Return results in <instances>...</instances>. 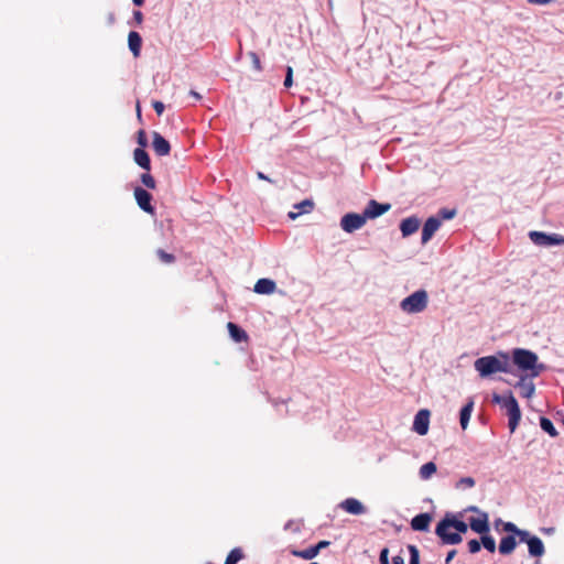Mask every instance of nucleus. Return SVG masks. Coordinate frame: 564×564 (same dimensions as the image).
I'll list each match as a JSON object with an SVG mask.
<instances>
[{"label":"nucleus","mask_w":564,"mask_h":564,"mask_svg":"<svg viewBox=\"0 0 564 564\" xmlns=\"http://www.w3.org/2000/svg\"><path fill=\"white\" fill-rule=\"evenodd\" d=\"M468 528L469 522L459 520L453 513H446L436 524L435 534L443 544L455 545L462 542V534L466 533Z\"/></svg>","instance_id":"nucleus-1"},{"label":"nucleus","mask_w":564,"mask_h":564,"mask_svg":"<svg viewBox=\"0 0 564 564\" xmlns=\"http://www.w3.org/2000/svg\"><path fill=\"white\" fill-rule=\"evenodd\" d=\"M474 367L481 378H488L497 372L514 373L510 356L505 351L480 357L475 360Z\"/></svg>","instance_id":"nucleus-2"},{"label":"nucleus","mask_w":564,"mask_h":564,"mask_svg":"<svg viewBox=\"0 0 564 564\" xmlns=\"http://www.w3.org/2000/svg\"><path fill=\"white\" fill-rule=\"evenodd\" d=\"M512 364L518 367L519 370L528 372L531 378L539 377L543 371L546 370L544 364L538 362L539 357L535 352L524 348H514L511 355Z\"/></svg>","instance_id":"nucleus-3"},{"label":"nucleus","mask_w":564,"mask_h":564,"mask_svg":"<svg viewBox=\"0 0 564 564\" xmlns=\"http://www.w3.org/2000/svg\"><path fill=\"white\" fill-rule=\"evenodd\" d=\"M502 523V530L507 533H513L518 536L519 542L528 544L529 554L533 557H541L545 553L543 541L532 535L529 531L519 529L513 522H502L500 519L497 523Z\"/></svg>","instance_id":"nucleus-4"},{"label":"nucleus","mask_w":564,"mask_h":564,"mask_svg":"<svg viewBox=\"0 0 564 564\" xmlns=\"http://www.w3.org/2000/svg\"><path fill=\"white\" fill-rule=\"evenodd\" d=\"M492 402L503 408L508 415V427L513 433L521 420V410L517 399L511 391H507L503 394L494 393Z\"/></svg>","instance_id":"nucleus-5"},{"label":"nucleus","mask_w":564,"mask_h":564,"mask_svg":"<svg viewBox=\"0 0 564 564\" xmlns=\"http://www.w3.org/2000/svg\"><path fill=\"white\" fill-rule=\"evenodd\" d=\"M427 304L429 294L425 290L420 289L404 297L400 303V308L406 314H419L426 310Z\"/></svg>","instance_id":"nucleus-6"},{"label":"nucleus","mask_w":564,"mask_h":564,"mask_svg":"<svg viewBox=\"0 0 564 564\" xmlns=\"http://www.w3.org/2000/svg\"><path fill=\"white\" fill-rule=\"evenodd\" d=\"M528 236L539 247L564 246V236L558 234L531 230Z\"/></svg>","instance_id":"nucleus-7"},{"label":"nucleus","mask_w":564,"mask_h":564,"mask_svg":"<svg viewBox=\"0 0 564 564\" xmlns=\"http://www.w3.org/2000/svg\"><path fill=\"white\" fill-rule=\"evenodd\" d=\"M366 221L362 213H347L340 218V227L345 232L352 234L360 229Z\"/></svg>","instance_id":"nucleus-8"},{"label":"nucleus","mask_w":564,"mask_h":564,"mask_svg":"<svg viewBox=\"0 0 564 564\" xmlns=\"http://www.w3.org/2000/svg\"><path fill=\"white\" fill-rule=\"evenodd\" d=\"M133 194L140 209L148 214H154L155 208L152 205L153 196L150 192L141 186H137Z\"/></svg>","instance_id":"nucleus-9"},{"label":"nucleus","mask_w":564,"mask_h":564,"mask_svg":"<svg viewBox=\"0 0 564 564\" xmlns=\"http://www.w3.org/2000/svg\"><path fill=\"white\" fill-rule=\"evenodd\" d=\"M532 379L529 375H521L519 380L512 384L516 389H519L520 395L524 399L532 398L535 392V384Z\"/></svg>","instance_id":"nucleus-10"},{"label":"nucleus","mask_w":564,"mask_h":564,"mask_svg":"<svg viewBox=\"0 0 564 564\" xmlns=\"http://www.w3.org/2000/svg\"><path fill=\"white\" fill-rule=\"evenodd\" d=\"M441 225H442V221L438 217H435V216L429 217L425 220L423 228H422L421 242L423 245L427 243L433 238L435 232L438 230Z\"/></svg>","instance_id":"nucleus-11"},{"label":"nucleus","mask_w":564,"mask_h":564,"mask_svg":"<svg viewBox=\"0 0 564 564\" xmlns=\"http://www.w3.org/2000/svg\"><path fill=\"white\" fill-rule=\"evenodd\" d=\"M152 148L156 155L165 156L171 152V144L160 132H152Z\"/></svg>","instance_id":"nucleus-12"},{"label":"nucleus","mask_w":564,"mask_h":564,"mask_svg":"<svg viewBox=\"0 0 564 564\" xmlns=\"http://www.w3.org/2000/svg\"><path fill=\"white\" fill-rule=\"evenodd\" d=\"M469 528L480 534L484 535L485 533H489L490 525H489V516L487 512H480V514L477 518H469Z\"/></svg>","instance_id":"nucleus-13"},{"label":"nucleus","mask_w":564,"mask_h":564,"mask_svg":"<svg viewBox=\"0 0 564 564\" xmlns=\"http://www.w3.org/2000/svg\"><path fill=\"white\" fill-rule=\"evenodd\" d=\"M388 212V203H378L375 199H370L365 207L362 214L368 219H375Z\"/></svg>","instance_id":"nucleus-14"},{"label":"nucleus","mask_w":564,"mask_h":564,"mask_svg":"<svg viewBox=\"0 0 564 564\" xmlns=\"http://www.w3.org/2000/svg\"><path fill=\"white\" fill-rule=\"evenodd\" d=\"M429 423H430V411L429 410H420L413 421V431L419 435H425L429 432Z\"/></svg>","instance_id":"nucleus-15"},{"label":"nucleus","mask_w":564,"mask_h":564,"mask_svg":"<svg viewBox=\"0 0 564 564\" xmlns=\"http://www.w3.org/2000/svg\"><path fill=\"white\" fill-rule=\"evenodd\" d=\"M339 507L354 516H360L366 512V507L356 498H346L339 503Z\"/></svg>","instance_id":"nucleus-16"},{"label":"nucleus","mask_w":564,"mask_h":564,"mask_svg":"<svg viewBox=\"0 0 564 564\" xmlns=\"http://www.w3.org/2000/svg\"><path fill=\"white\" fill-rule=\"evenodd\" d=\"M432 516L427 512L419 513L411 520V528L414 531L426 532L429 531Z\"/></svg>","instance_id":"nucleus-17"},{"label":"nucleus","mask_w":564,"mask_h":564,"mask_svg":"<svg viewBox=\"0 0 564 564\" xmlns=\"http://www.w3.org/2000/svg\"><path fill=\"white\" fill-rule=\"evenodd\" d=\"M275 289L276 283L272 279L261 278L256 282L253 286V292H256L257 294L269 295L272 294L275 291Z\"/></svg>","instance_id":"nucleus-18"},{"label":"nucleus","mask_w":564,"mask_h":564,"mask_svg":"<svg viewBox=\"0 0 564 564\" xmlns=\"http://www.w3.org/2000/svg\"><path fill=\"white\" fill-rule=\"evenodd\" d=\"M517 538L518 536L513 533H508L507 535L502 536L498 547L499 553L502 555L511 554L517 547Z\"/></svg>","instance_id":"nucleus-19"},{"label":"nucleus","mask_w":564,"mask_h":564,"mask_svg":"<svg viewBox=\"0 0 564 564\" xmlns=\"http://www.w3.org/2000/svg\"><path fill=\"white\" fill-rule=\"evenodd\" d=\"M133 160L141 169L148 172L151 170V159L145 149L135 148L133 151Z\"/></svg>","instance_id":"nucleus-20"},{"label":"nucleus","mask_w":564,"mask_h":564,"mask_svg":"<svg viewBox=\"0 0 564 564\" xmlns=\"http://www.w3.org/2000/svg\"><path fill=\"white\" fill-rule=\"evenodd\" d=\"M128 46L134 57H139L142 47V37L137 31H130L128 34Z\"/></svg>","instance_id":"nucleus-21"},{"label":"nucleus","mask_w":564,"mask_h":564,"mask_svg":"<svg viewBox=\"0 0 564 564\" xmlns=\"http://www.w3.org/2000/svg\"><path fill=\"white\" fill-rule=\"evenodd\" d=\"M420 227L419 218L412 216L403 219L400 224V230L403 237H409L414 234Z\"/></svg>","instance_id":"nucleus-22"},{"label":"nucleus","mask_w":564,"mask_h":564,"mask_svg":"<svg viewBox=\"0 0 564 564\" xmlns=\"http://www.w3.org/2000/svg\"><path fill=\"white\" fill-rule=\"evenodd\" d=\"M227 328H228L229 335H230V337L232 338L234 341L242 343V341H246L248 339L247 332L241 326H239L238 324L229 322L227 324Z\"/></svg>","instance_id":"nucleus-23"},{"label":"nucleus","mask_w":564,"mask_h":564,"mask_svg":"<svg viewBox=\"0 0 564 564\" xmlns=\"http://www.w3.org/2000/svg\"><path fill=\"white\" fill-rule=\"evenodd\" d=\"M475 402L471 398L468 399L466 404L459 411V423L463 430H466L474 410Z\"/></svg>","instance_id":"nucleus-24"},{"label":"nucleus","mask_w":564,"mask_h":564,"mask_svg":"<svg viewBox=\"0 0 564 564\" xmlns=\"http://www.w3.org/2000/svg\"><path fill=\"white\" fill-rule=\"evenodd\" d=\"M294 207L296 209H299V213L290 212L289 217L291 219H295L301 214L311 213L314 208V202L312 199H304V200L300 202L299 204H296Z\"/></svg>","instance_id":"nucleus-25"},{"label":"nucleus","mask_w":564,"mask_h":564,"mask_svg":"<svg viewBox=\"0 0 564 564\" xmlns=\"http://www.w3.org/2000/svg\"><path fill=\"white\" fill-rule=\"evenodd\" d=\"M291 554L296 557H301L304 560H313L318 555L317 547L315 545H311L305 550H292Z\"/></svg>","instance_id":"nucleus-26"},{"label":"nucleus","mask_w":564,"mask_h":564,"mask_svg":"<svg viewBox=\"0 0 564 564\" xmlns=\"http://www.w3.org/2000/svg\"><path fill=\"white\" fill-rule=\"evenodd\" d=\"M540 427L551 437H556L558 435L553 422L546 416L540 417Z\"/></svg>","instance_id":"nucleus-27"},{"label":"nucleus","mask_w":564,"mask_h":564,"mask_svg":"<svg viewBox=\"0 0 564 564\" xmlns=\"http://www.w3.org/2000/svg\"><path fill=\"white\" fill-rule=\"evenodd\" d=\"M436 469L437 467L433 462L423 464L419 470L420 478L423 480L431 478V476L436 473Z\"/></svg>","instance_id":"nucleus-28"},{"label":"nucleus","mask_w":564,"mask_h":564,"mask_svg":"<svg viewBox=\"0 0 564 564\" xmlns=\"http://www.w3.org/2000/svg\"><path fill=\"white\" fill-rule=\"evenodd\" d=\"M242 558H243L242 550L240 547H235L228 553L225 564H237Z\"/></svg>","instance_id":"nucleus-29"},{"label":"nucleus","mask_w":564,"mask_h":564,"mask_svg":"<svg viewBox=\"0 0 564 564\" xmlns=\"http://www.w3.org/2000/svg\"><path fill=\"white\" fill-rule=\"evenodd\" d=\"M480 543L488 552L494 553L496 551V541L489 533L480 535Z\"/></svg>","instance_id":"nucleus-30"},{"label":"nucleus","mask_w":564,"mask_h":564,"mask_svg":"<svg viewBox=\"0 0 564 564\" xmlns=\"http://www.w3.org/2000/svg\"><path fill=\"white\" fill-rule=\"evenodd\" d=\"M140 181L147 188L154 189L156 186L154 177L148 171L141 174Z\"/></svg>","instance_id":"nucleus-31"},{"label":"nucleus","mask_w":564,"mask_h":564,"mask_svg":"<svg viewBox=\"0 0 564 564\" xmlns=\"http://www.w3.org/2000/svg\"><path fill=\"white\" fill-rule=\"evenodd\" d=\"M156 256L163 263H166V264H171V263L175 262V260H176L174 254L169 253V252L164 251L163 249H158Z\"/></svg>","instance_id":"nucleus-32"},{"label":"nucleus","mask_w":564,"mask_h":564,"mask_svg":"<svg viewBox=\"0 0 564 564\" xmlns=\"http://www.w3.org/2000/svg\"><path fill=\"white\" fill-rule=\"evenodd\" d=\"M408 551H409V554H410L409 564H420V552H419V549L415 545H413V544H409L408 545Z\"/></svg>","instance_id":"nucleus-33"},{"label":"nucleus","mask_w":564,"mask_h":564,"mask_svg":"<svg viewBox=\"0 0 564 564\" xmlns=\"http://www.w3.org/2000/svg\"><path fill=\"white\" fill-rule=\"evenodd\" d=\"M476 481L473 477H462L457 484H456V488H463V489H466V488H473L475 486Z\"/></svg>","instance_id":"nucleus-34"},{"label":"nucleus","mask_w":564,"mask_h":564,"mask_svg":"<svg viewBox=\"0 0 564 564\" xmlns=\"http://www.w3.org/2000/svg\"><path fill=\"white\" fill-rule=\"evenodd\" d=\"M137 143L139 144L138 148L145 149L148 147V137L147 132L143 129H140L137 132Z\"/></svg>","instance_id":"nucleus-35"},{"label":"nucleus","mask_w":564,"mask_h":564,"mask_svg":"<svg viewBox=\"0 0 564 564\" xmlns=\"http://www.w3.org/2000/svg\"><path fill=\"white\" fill-rule=\"evenodd\" d=\"M456 215V209H448V208H441L438 210V218L442 220V219H445V220H449L452 218H454Z\"/></svg>","instance_id":"nucleus-36"},{"label":"nucleus","mask_w":564,"mask_h":564,"mask_svg":"<svg viewBox=\"0 0 564 564\" xmlns=\"http://www.w3.org/2000/svg\"><path fill=\"white\" fill-rule=\"evenodd\" d=\"M283 85L285 88H290L293 85V68L291 66H286Z\"/></svg>","instance_id":"nucleus-37"},{"label":"nucleus","mask_w":564,"mask_h":564,"mask_svg":"<svg viewBox=\"0 0 564 564\" xmlns=\"http://www.w3.org/2000/svg\"><path fill=\"white\" fill-rule=\"evenodd\" d=\"M467 546H468L469 553L475 554L480 551L481 543L479 540L473 539V540L468 541Z\"/></svg>","instance_id":"nucleus-38"},{"label":"nucleus","mask_w":564,"mask_h":564,"mask_svg":"<svg viewBox=\"0 0 564 564\" xmlns=\"http://www.w3.org/2000/svg\"><path fill=\"white\" fill-rule=\"evenodd\" d=\"M248 55L251 58L253 68L258 72H261L262 66L258 54L256 52H249Z\"/></svg>","instance_id":"nucleus-39"},{"label":"nucleus","mask_w":564,"mask_h":564,"mask_svg":"<svg viewBox=\"0 0 564 564\" xmlns=\"http://www.w3.org/2000/svg\"><path fill=\"white\" fill-rule=\"evenodd\" d=\"M152 107L158 116H162L165 110V105L160 100H153Z\"/></svg>","instance_id":"nucleus-40"},{"label":"nucleus","mask_w":564,"mask_h":564,"mask_svg":"<svg viewBox=\"0 0 564 564\" xmlns=\"http://www.w3.org/2000/svg\"><path fill=\"white\" fill-rule=\"evenodd\" d=\"M379 562L380 564H388V546H384L380 551L379 555Z\"/></svg>","instance_id":"nucleus-41"},{"label":"nucleus","mask_w":564,"mask_h":564,"mask_svg":"<svg viewBox=\"0 0 564 564\" xmlns=\"http://www.w3.org/2000/svg\"><path fill=\"white\" fill-rule=\"evenodd\" d=\"M257 177H258L259 180H261V181H267V182H269V183H271V184H275V183H276L275 181H273L272 178H270L268 175H265V174H264L263 172H261V171H258V172H257Z\"/></svg>","instance_id":"nucleus-42"},{"label":"nucleus","mask_w":564,"mask_h":564,"mask_svg":"<svg viewBox=\"0 0 564 564\" xmlns=\"http://www.w3.org/2000/svg\"><path fill=\"white\" fill-rule=\"evenodd\" d=\"M330 544L329 541L327 540H321L318 541L315 545V547H317V552L319 553L323 549L327 547L328 545Z\"/></svg>","instance_id":"nucleus-43"},{"label":"nucleus","mask_w":564,"mask_h":564,"mask_svg":"<svg viewBox=\"0 0 564 564\" xmlns=\"http://www.w3.org/2000/svg\"><path fill=\"white\" fill-rule=\"evenodd\" d=\"M133 20L135 23L141 24L143 21V13L139 10L133 11Z\"/></svg>","instance_id":"nucleus-44"},{"label":"nucleus","mask_w":564,"mask_h":564,"mask_svg":"<svg viewBox=\"0 0 564 564\" xmlns=\"http://www.w3.org/2000/svg\"><path fill=\"white\" fill-rule=\"evenodd\" d=\"M456 553V550H451L445 557V564H449L452 560L455 557Z\"/></svg>","instance_id":"nucleus-45"},{"label":"nucleus","mask_w":564,"mask_h":564,"mask_svg":"<svg viewBox=\"0 0 564 564\" xmlns=\"http://www.w3.org/2000/svg\"><path fill=\"white\" fill-rule=\"evenodd\" d=\"M391 564H404V558L401 555L392 557Z\"/></svg>","instance_id":"nucleus-46"},{"label":"nucleus","mask_w":564,"mask_h":564,"mask_svg":"<svg viewBox=\"0 0 564 564\" xmlns=\"http://www.w3.org/2000/svg\"><path fill=\"white\" fill-rule=\"evenodd\" d=\"M467 511H471V512H477L478 516L480 514V512H482L478 507L476 506H470L467 508Z\"/></svg>","instance_id":"nucleus-47"},{"label":"nucleus","mask_w":564,"mask_h":564,"mask_svg":"<svg viewBox=\"0 0 564 564\" xmlns=\"http://www.w3.org/2000/svg\"><path fill=\"white\" fill-rule=\"evenodd\" d=\"M135 7H142L144 4V0H132Z\"/></svg>","instance_id":"nucleus-48"},{"label":"nucleus","mask_w":564,"mask_h":564,"mask_svg":"<svg viewBox=\"0 0 564 564\" xmlns=\"http://www.w3.org/2000/svg\"><path fill=\"white\" fill-rule=\"evenodd\" d=\"M189 94H191L194 98H196V99H200V98H202V96H200L197 91H195V90H191V91H189Z\"/></svg>","instance_id":"nucleus-49"},{"label":"nucleus","mask_w":564,"mask_h":564,"mask_svg":"<svg viewBox=\"0 0 564 564\" xmlns=\"http://www.w3.org/2000/svg\"><path fill=\"white\" fill-rule=\"evenodd\" d=\"M137 115H138V118L141 119V108H140L139 104L137 105Z\"/></svg>","instance_id":"nucleus-50"},{"label":"nucleus","mask_w":564,"mask_h":564,"mask_svg":"<svg viewBox=\"0 0 564 564\" xmlns=\"http://www.w3.org/2000/svg\"><path fill=\"white\" fill-rule=\"evenodd\" d=\"M288 528H291L290 522H288V523L285 524V527H284V529H288Z\"/></svg>","instance_id":"nucleus-51"},{"label":"nucleus","mask_w":564,"mask_h":564,"mask_svg":"<svg viewBox=\"0 0 564 564\" xmlns=\"http://www.w3.org/2000/svg\"><path fill=\"white\" fill-rule=\"evenodd\" d=\"M288 528H291L290 522H288V523L285 524V527H284V529H288Z\"/></svg>","instance_id":"nucleus-52"},{"label":"nucleus","mask_w":564,"mask_h":564,"mask_svg":"<svg viewBox=\"0 0 564 564\" xmlns=\"http://www.w3.org/2000/svg\"><path fill=\"white\" fill-rule=\"evenodd\" d=\"M534 564H541V562H540V561H535V563H534Z\"/></svg>","instance_id":"nucleus-53"}]
</instances>
